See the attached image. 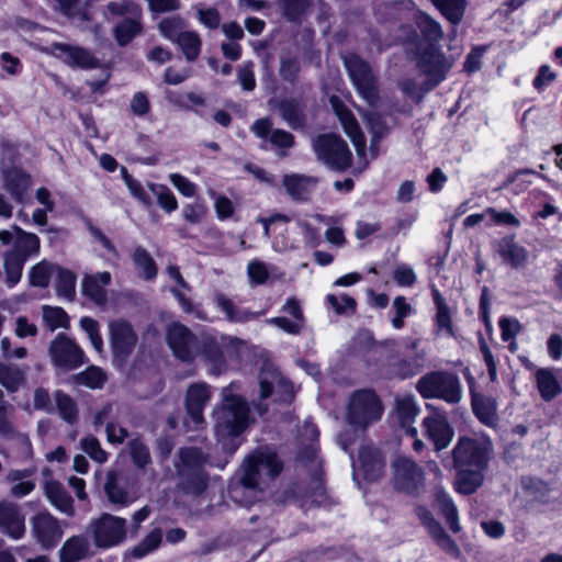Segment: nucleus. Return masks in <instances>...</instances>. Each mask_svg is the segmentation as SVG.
Returning <instances> with one entry per match:
<instances>
[{
  "label": "nucleus",
  "mask_w": 562,
  "mask_h": 562,
  "mask_svg": "<svg viewBox=\"0 0 562 562\" xmlns=\"http://www.w3.org/2000/svg\"><path fill=\"white\" fill-rule=\"evenodd\" d=\"M282 471L278 456L268 450H257L248 457L239 481L229 488V497L236 504L248 507L255 493L262 491Z\"/></svg>",
  "instance_id": "obj_1"
},
{
  "label": "nucleus",
  "mask_w": 562,
  "mask_h": 562,
  "mask_svg": "<svg viewBox=\"0 0 562 562\" xmlns=\"http://www.w3.org/2000/svg\"><path fill=\"white\" fill-rule=\"evenodd\" d=\"M234 384L222 390L223 401L214 412V431L223 450L234 453L240 445V435L249 426V406L233 392Z\"/></svg>",
  "instance_id": "obj_2"
},
{
  "label": "nucleus",
  "mask_w": 562,
  "mask_h": 562,
  "mask_svg": "<svg viewBox=\"0 0 562 562\" xmlns=\"http://www.w3.org/2000/svg\"><path fill=\"white\" fill-rule=\"evenodd\" d=\"M302 436L308 441V445L299 451L297 462L311 473V483L308 487H300L297 492L302 502L301 506L303 508L324 506L328 503V496L322 477V462L317 459L316 453L315 445L318 439V430L313 424L305 423Z\"/></svg>",
  "instance_id": "obj_3"
},
{
  "label": "nucleus",
  "mask_w": 562,
  "mask_h": 562,
  "mask_svg": "<svg viewBox=\"0 0 562 562\" xmlns=\"http://www.w3.org/2000/svg\"><path fill=\"white\" fill-rule=\"evenodd\" d=\"M175 468L179 481L177 487L184 494L200 496L207 487V475L203 471L206 459L198 448H181Z\"/></svg>",
  "instance_id": "obj_4"
},
{
  "label": "nucleus",
  "mask_w": 562,
  "mask_h": 562,
  "mask_svg": "<svg viewBox=\"0 0 562 562\" xmlns=\"http://www.w3.org/2000/svg\"><path fill=\"white\" fill-rule=\"evenodd\" d=\"M490 448L491 440L487 435L473 432L471 436H460L451 451L453 469H487Z\"/></svg>",
  "instance_id": "obj_5"
},
{
  "label": "nucleus",
  "mask_w": 562,
  "mask_h": 562,
  "mask_svg": "<svg viewBox=\"0 0 562 562\" xmlns=\"http://www.w3.org/2000/svg\"><path fill=\"white\" fill-rule=\"evenodd\" d=\"M348 76L361 98L374 106L379 100L378 77L371 66L356 54L344 57Z\"/></svg>",
  "instance_id": "obj_6"
},
{
  "label": "nucleus",
  "mask_w": 562,
  "mask_h": 562,
  "mask_svg": "<svg viewBox=\"0 0 562 562\" xmlns=\"http://www.w3.org/2000/svg\"><path fill=\"white\" fill-rule=\"evenodd\" d=\"M87 532L97 548L109 549L125 541L127 524L122 517L104 513L90 521Z\"/></svg>",
  "instance_id": "obj_7"
},
{
  "label": "nucleus",
  "mask_w": 562,
  "mask_h": 562,
  "mask_svg": "<svg viewBox=\"0 0 562 562\" xmlns=\"http://www.w3.org/2000/svg\"><path fill=\"white\" fill-rule=\"evenodd\" d=\"M312 146L317 159L329 169L344 171L351 166L352 154L347 143L338 135H318L313 139Z\"/></svg>",
  "instance_id": "obj_8"
},
{
  "label": "nucleus",
  "mask_w": 562,
  "mask_h": 562,
  "mask_svg": "<svg viewBox=\"0 0 562 562\" xmlns=\"http://www.w3.org/2000/svg\"><path fill=\"white\" fill-rule=\"evenodd\" d=\"M383 406L374 392L370 390L356 391L348 405L347 419L352 426L364 429L371 423L381 418Z\"/></svg>",
  "instance_id": "obj_9"
},
{
  "label": "nucleus",
  "mask_w": 562,
  "mask_h": 562,
  "mask_svg": "<svg viewBox=\"0 0 562 562\" xmlns=\"http://www.w3.org/2000/svg\"><path fill=\"white\" fill-rule=\"evenodd\" d=\"M417 391L425 398H442L448 403H458L461 397L459 380L447 372H431L417 382Z\"/></svg>",
  "instance_id": "obj_10"
},
{
  "label": "nucleus",
  "mask_w": 562,
  "mask_h": 562,
  "mask_svg": "<svg viewBox=\"0 0 562 562\" xmlns=\"http://www.w3.org/2000/svg\"><path fill=\"white\" fill-rule=\"evenodd\" d=\"M392 468L395 488L409 495H417L425 482L423 468L407 457H398Z\"/></svg>",
  "instance_id": "obj_11"
},
{
  "label": "nucleus",
  "mask_w": 562,
  "mask_h": 562,
  "mask_svg": "<svg viewBox=\"0 0 562 562\" xmlns=\"http://www.w3.org/2000/svg\"><path fill=\"white\" fill-rule=\"evenodd\" d=\"M452 65L453 59L447 58L435 47L425 49L418 59V66L427 77V80L424 83L425 91L434 89L439 82H441Z\"/></svg>",
  "instance_id": "obj_12"
},
{
  "label": "nucleus",
  "mask_w": 562,
  "mask_h": 562,
  "mask_svg": "<svg viewBox=\"0 0 562 562\" xmlns=\"http://www.w3.org/2000/svg\"><path fill=\"white\" fill-rule=\"evenodd\" d=\"M166 339L173 355L182 361H192L199 353L196 337L180 323H172L167 327Z\"/></svg>",
  "instance_id": "obj_13"
},
{
  "label": "nucleus",
  "mask_w": 562,
  "mask_h": 562,
  "mask_svg": "<svg viewBox=\"0 0 562 562\" xmlns=\"http://www.w3.org/2000/svg\"><path fill=\"white\" fill-rule=\"evenodd\" d=\"M49 356L54 366L74 370L85 362L82 349L69 337L59 334L49 345Z\"/></svg>",
  "instance_id": "obj_14"
},
{
  "label": "nucleus",
  "mask_w": 562,
  "mask_h": 562,
  "mask_svg": "<svg viewBox=\"0 0 562 562\" xmlns=\"http://www.w3.org/2000/svg\"><path fill=\"white\" fill-rule=\"evenodd\" d=\"M32 533L44 549L54 548L63 538L59 520L48 512H41L31 519Z\"/></svg>",
  "instance_id": "obj_15"
},
{
  "label": "nucleus",
  "mask_w": 562,
  "mask_h": 562,
  "mask_svg": "<svg viewBox=\"0 0 562 562\" xmlns=\"http://www.w3.org/2000/svg\"><path fill=\"white\" fill-rule=\"evenodd\" d=\"M109 330L114 356L126 359L137 342V335L132 325L124 319H114L109 323Z\"/></svg>",
  "instance_id": "obj_16"
},
{
  "label": "nucleus",
  "mask_w": 562,
  "mask_h": 562,
  "mask_svg": "<svg viewBox=\"0 0 562 562\" xmlns=\"http://www.w3.org/2000/svg\"><path fill=\"white\" fill-rule=\"evenodd\" d=\"M385 469V461L381 452L370 446H364L360 449L358 456V465L353 463V479L362 474L368 481L379 480Z\"/></svg>",
  "instance_id": "obj_17"
},
{
  "label": "nucleus",
  "mask_w": 562,
  "mask_h": 562,
  "mask_svg": "<svg viewBox=\"0 0 562 562\" xmlns=\"http://www.w3.org/2000/svg\"><path fill=\"white\" fill-rule=\"evenodd\" d=\"M423 427L438 451L447 448L454 435L446 415L438 411L424 418Z\"/></svg>",
  "instance_id": "obj_18"
},
{
  "label": "nucleus",
  "mask_w": 562,
  "mask_h": 562,
  "mask_svg": "<svg viewBox=\"0 0 562 562\" xmlns=\"http://www.w3.org/2000/svg\"><path fill=\"white\" fill-rule=\"evenodd\" d=\"M259 385L261 398L269 397L274 387H278L282 392V401H291L294 396L291 383L284 380L271 363L263 364L259 374Z\"/></svg>",
  "instance_id": "obj_19"
},
{
  "label": "nucleus",
  "mask_w": 562,
  "mask_h": 562,
  "mask_svg": "<svg viewBox=\"0 0 562 562\" xmlns=\"http://www.w3.org/2000/svg\"><path fill=\"white\" fill-rule=\"evenodd\" d=\"M331 104L335 110L336 115L338 116L345 133L350 137L357 155L359 157L364 156L366 154V140L364 136L361 133L359 124L351 113V111L346 108L336 97L331 98Z\"/></svg>",
  "instance_id": "obj_20"
},
{
  "label": "nucleus",
  "mask_w": 562,
  "mask_h": 562,
  "mask_svg": "<svg viewBox=\"0 0 562 562\" xmlns=\"http://www.w3.org/2000/svg\"><path fill=\"white\" fill-rule=\"evenodd\" d=\"M211 398V392L205 383L191 384L187 390L186 408L195 428L204 423L203 409Z\"/></svg>",
  "instance_id": "obj_21"
},
{
  "label": "nucleus",
  "mask_w": 562,
  "mask_h": 562,
  "mask_svg": "<svg viewBox=\"0 0 562 562\" xmlns=\"http://www.w3.org/2000/svg\"><path fill=\"white\" fill-rule=\"evenodd\" d=\"M0 531L13 539H20L25 532L24 515L19 505L11 502L0 503Z\"/></svg>",
  "instance_id": "obj_22"
},
{
  "label": "nucleus",
  "mask_w": 562,
  "mask_h": 562,
  "mask_svg": "<svg viewBox=\"0 0 562 562\" xmlns=\"http://www.w3.org/2000/svg\"><path fill=\"white\" fill-rule=\"evenodd\" d=\"M112 276L108 271L94 274H86L81 282L82 294L88 296L98 305H103L108 301L104 286L111 283Z\"/></svg>",
  "instance_id": "obj_23"
},
{
  "label": "nucleus",
  "mask_w": 562,
  "mask_h": 562,
  "mask_svg": "<svg viewBox=\"0 0 562 562\" xmlns=\"http://www.w3.org/2000/svg\"><path fill=\"white\" fill-rule=\"evenodd\" d=\"M12 229L15 238L12 248L8 250L9 252L26 260L38 254L41 244L40 238L35 234L27 233L18 225H13Z\"/></svg>",
  "instance_id": "obj_24"
},
{
  "label": "nucleus",
  "mask_w": 562,
  "mask_h": 562,
  "mask_svg": "<svg viewBox=\"0 0 562 562\" xmlns=\"http://www.w3.org/2000/svg\"><path fill=\"white\" fill-rule=\"evenodd\" d=\"M54 49L60 56H64L65 61L69 65L87 69L99 66V60L90 52L81 47L58 43L54 45Z\"/></svg>",
  "instance_id": "obj_25"
},
{
  "label": "nucleus",
  "mask_w": 562,
  "mask_h": 562,
  "mask_svg": "<svg viewBox=\"0 0 562 562\" xmlns=\"http://www.w3.org/2000/svg\"><path fill=\"white\" fill-rule=\"evenodd\" d=\"M44 490L46 497L54 507L67 516H74V501L63 484L55 480H49L46 481Z\"/></svg>",
  "instance_id": "obj_26"
},
{
  "label": "nucleus",
  "mask_w": 562,
  "mask_h": 562,
  "mask_svg": "<svg viewBox=\"0 0 562 562\" xmlns=\"http://www.w3.org/2000/svg\"><path fill=\"white\" fill-rule=\"evenodd\" d=\"M283 187L286 193L296 201L306 200L311 190L316 186L317 179L304 175L292 173L283 177Z\"/></svg>",
  "instance_id": "obj_27"
},
{
  "label": "nucleus",
  "mask_w": 562,
  "mask_h": 562,
  "mask_svg": "<svg viewBox=\"0 0 562 562\" xmlns=\"http://www.w3.org/2000/svg\"><path fill=\"white\" fill-rule=\"evenodd\" d=\"M498 254L510 267L518 269L526 265L528 251L515 241L514 236L504 237L498 244Z\"/></svg>",
  "instance_id": "obj_28"
},
{
  "label": "nucleus",
  "mask_w": 562,
  "mask_h": 562,
  "mask_svg": "<svg viewBox=\"0 0 562 562\" xmlns=\"http://www.w3.org/2000/svg\"><path fill=\"white\" fill-rule=\"evenodd\" d=\"M277 110L292 130H300L305 126V105L300 100H282L278 103Z\"/></svg>",
  "instance_id": "obj_29"
},
{
  "label": "nucleus",
  "mask_w": 562,
  "mask_h": 562,
  "mask_svg": "<svg viewBox=\"0 0 562 562\" xmlns=\"http://www.w3.org/2000/svg\"><path fill=\"white\" fill-rule=\"evenodd\" d=\"M395 412L398 422L406 432L412 437L417 435V429L412 426L419 412L413 396L397 397L395 400Z\"/></svg>",
  "instance_id": "obj_30"
},
{
  "label": "nucleus",
  "mask_w": 562,
  "mask_h": 562,
  "mask_svg": "<svg viewBox=\"0 0 562 562\" xmlns=\"http://www.w3.org/2000/svg\"><path fill=\"white\" fill-rule=\"evenodd\" d=\"M216 306L226 315L229 322L246 323L261 316V312H251L239 308L231 299L223 293H216L214 296Z\"/></svg>",
  "instance_id": "obj_31"
},
{
  "label": "nucleus",
  "mask_w": 562,
  "mask_h": 562,
  "mask_svg": "<svg viewBox=\"0 0 562 562\" xmlns=\"http://www.w3.org/2000/svg\"><path fill=\"white\" fill-rule=\"evenodd\" d=\"M457 476L454 480L456 490L464 495L474 493L482 484L486 469L462 468L454 469Z\"/></svg>",
  "instance_id": "obj_32"
},
{
  "label": "nucleus",
  "mask_w": 562,
  "mask_h": 562,
  "mask_svg": "<svg viewBox=\"0 0 562 562\" xmlns=\"http://www.w3.org/2000/svg\"><path fill=\"white\" fill-rule=\"evenodd\" d=\"M89 541L85 536H72L67 539L59 550L60 562H78L89 552Z\"/></svg>",
  "instance_id": "obj_33"
},
{
  "label": "nucleus",
  "mask_w": 562,
  "mask_h": 562,
  "mask_svg": "<svg viewBox=\"0 0 562 562\" xmlns=\"http://www.w3.org/2000/svg\"><path fill=\"white\" fill-rule=\"evenodd\" d=\"M25 379V369L13 363H0V384L8 392H15Z\"/></svg>",
  "instance_id": "obj_34"
},
{
  "label": "nucleus",
  "mask_w": 562,
  "mask_h": 562,
  "mask_svg": "<svg viewBox=\"0 0 562 562\" xmlns=\"http://www.w3.org/2000/svg\"><path fill=\"white\" fill-rule=\"evenodd\" d=\"M536 380L539 393L544 401H551L561 393V386L550 370H538Z\"/></svg>",
  "instance_id": "obj_35"
},
{
  "label": "nucleus",
  "mask_w": 562,
  "mask_h": 562,
  "mask_svg": "<svg viewBox=\"0 0 562 562\" xmlns=\"http://www.w3.org/2000/svg\"><path fill=\"white\" fill-rule=\"evenodd\" d=\"M56 402L55 411L57 409L59 416L68 424L74 425L78 422V407L75 400L58 390L54 393Z\"/></svg>",
  "instance_id": "obj_36"
},
{
  "label": "nucleus",
  "mask_w": 562,
  "mask_h": 562,
  "mask_svg": "<svg viewBox=\"0 0 562 562\" xmlns=\"http://www.w3.org/2000/svg\"><path fill=\"white\" fill-rule=\"evenodd\" d=\"M435 501L453 532L460 531L457 508L449 495L440 487L435 491Z\"/></svg>",
  "instance_id": "obj_37"
},
{
  "label": "nucleus",
  "mask_w": 562,
  "mask_h": 562,
  "mask_svg": "<svg viewBox=\"0 0 562 562\" xmlns=\"http://www.w3.org/2000/svg\"><path fill=\"white\" fill-rule=\"evenodd\" d=\"M25 262L26 259L9 251L3 254V270L5 274V283L9 288H12L20 282Z\"/></svg>",
  "instance_id": "obj_38"
},
{
  "label": "nucleus",
  "mask_w": 562,
  "mask_h": 562,
  "mask_svg": "<svg viewBox=\"0 0 562 562\" xmlns=\"http://www.w3.org/2000/svg\"><path fill=\"white\" fill-rule=\"evenodd\" d=\"M465 375L468 382L470 384L471 395H472V408L475 416L480 419L481 423L485 425L492 424V412L490 407V402L482 394L477 393L474 389L473 378L470 375L469 370L465 371Z\"/></svg>",
  "instance_id": "obj_39"
},
{
  "label": "nucleus",
  "mask_w": 562,
  "mask_h": 562,
  "mask_svg": "<svg viewBox=\"0 0 562 562\" xmlns=\"http://www.w3.org/2000/svg\"><path fill=\"white\" fill-rule=\"evenodd\" d=\"M441 14L453 25H458L464 15L465 0H431Z\"/></svg>",
  "instance_id": "obj_40"
},
{
  "label": "nucleus",
  "mask_w": 562,
  "mask_h": 562,
  "mask_svg": "<svg viewBox=\"0 0 562 562\" xmlns=\"http://www.w3.org/2000/svg\"><path fill=\"white\" fill-rule=\"evenodd\" d=\"M142 32L140 16L125 18L115 26L114 35L117 44L124 46L128 44L137 34Z\"/></svg>",
  "instance_id": "obj_41"
},
{
  "label": "nucleus",
  "mask_w": 562,
  "mask_h": 562,
  "mask_svg": "<svg viewBox=\"0 0 562 562\" xmlns=\"http://www.w3.org/2000/svg\"><path fill=\"white\" fill-rule=\"evenodd\" d=\"M104 492L110 503L114 505L125 506L130 503L127 491L117 482V474L113 471L108 472Z\"/></svg>",
  "instance_id": "obj_42"
},
{
  "label": "nucleus",
  "mask_w": 562,
  "mask_h": 562,
  "mask_svg": "<svg viewBox=\"0 0 562 562\" xmlns=\"http://www.w3.org/2000/svg\"><path fill=\"white\" fill-rule=\"evenodd\" d=\"M188 61H194L201 52L202 41L198 33L184 31L175 42Z\"/></svg>",
  "instance_id": "obj_43"
},
{
  "label": "nucleus",
  "mask_w": 562,
  "mask_h": 562,
  "mask_svg": "<svg viewBox=\"0 0 562 562\" xmlns=\"http://www.w3.org/2000/svg\"><path fill=\"white\" fill-rule=\"evenodd\" d=\"M56 265L42 260L34 265L29 271V280L32 286L46 288L49 284L50 278L57 270Z\"/></svg>",
  "instance_id": "obj_44"
},
{
  "label": "nucleus",
  "mask_w": 562,
  "mask_h": 562,
  "mask_svg": "<svg viewBox=\"0 0 562 562\" xmlns=\"http://www.w3.org/2000/svg\"><path fill=\"white\" fill-rule=\"evenodd\" d=\"M364 117L367 127L372 134L370 149L372 153V158H374L378 155V143L386 134L387 126L382 116L375 112H367L364 113Z\"/></svg>",
  "instance_id": "obj_45"
},
{
  "label": "nucleus",
  "mask_w": 562,
  "mask_h": 562,
  "mask_svg": "<svg viewBox=\"0 0 562 562\" xmlns=\"http://www.w3.org/2000/svg\"><path fill=\"white\" fill-rule=\"evenodd\" d=\"M134 265L140 270V276L146 280H153L157 276V266L150 254L143 247L135 248L132 256Z\"/></svg>",
  "instance_id": "obj_46"
},
{
  "label": "nucleus",
  "mask_w": 562,
  "mask_h": 562,
  "mask_svg": "<svg viewBox=\"0 0 562 562\" xmlns=\"http://www.w3.org/2000/svg\"><path fill=\"white\" fill-rule=\"evenodd\" d=\"M57 279L55 282L56 292L59 296L72 301L76 295V276L70 270L57 267Z\"/></svg>",
  "instance_id": "obj_47"
},
{
  "label": "nucleus",
  "mask_w": 562,
  "mask_h": 562,
  "mask_svg": "<svg viewBox=\"0 0 562 562\" xmlns=\"http://www.w3.org/2000/svg\"><path fill=\"white\" fill-rule=\"evenodd\" d=\"M416 24L428 42H438L443 37L440 24L426 13H419L416 16Z\"/></svg>",
  "instance_id": "obj_48"
},
{
  "label": "nucleus",
  "mask_w": 562,
  "mask_h": 562,
  "mask_svg": "<svg viewBox=\"0 0 562 562\" xmlns=\"http://www.w3.org/2000/svg\"><path fill=\"white\" fill-rule=\"evenodd\" d=\"M75 383L89 389H100L106 381V375L99 367L91 366L74 376Z\"/></svg>",
  "instance_id": "obj_49"
},
{
  "label": "nucleus",
  "mask_w": 562,
  "mask_h": 562,
  "mask_svg": "<svg viewBox=\"0 0 562 562\" xmlns=\"http://www.w3.org/2000/svg\"><path fill=\"white\" fill-rule=\"evenodd\" d=\"M162 531L159 528L153 529L137 546L131 550V555L140 559L155 551L161 543Z\"/></svg>",
  "instance_id": "obj_50"
},
{
  "label": "nucleus",
  "mask_w": 562,
  "mask_h": 562,
  "mask_svg": "<svg viewBox=\"0 0 562 562\" xmlns=\"http://www.w3.org/2000/svg\"><path fill=\"white\" fill-rule=\"evenodd\" d=\"M43 321L49 330L57 328H68L69 317L61 307H53L45 305L42 308Z\"/></svg>",
  "instance_id": "obj_51"
},
{
  "label": "nucleus",
  "mask_w": 562,
  "mask_h": 562,
  "mask_svg": "<svg viewBox=\"0 0 562 562\" xmlns=\"http://www.w3.org/2000/svg\"><path fill=\"white\" fill-rule=\"evenodd\" d=\"M435 303L437 307L436 324L437 330H446L448 335L453 336L452 322L449 313V308L445 302V299L438 291L434 293Z\"/></svg>",
  "instance_id": "obj_52"
},
{
  "label": "nucleus",
  "mask_w": 562,
  "mask_h": 562,
  "mask_svg": "<svg viewBox=\"0 0 562 562\" xmlns=\"http://www.w3.org/2000/svg\"><path fill=\"white\" fill-rule=\"evenodd\" d=\"M277 4L282 10L289 21H297L310 8V0H277Z\"/></svg>",
  "instance_id": "obj_53"
},
{
  "label": "nucleus",
  "mask_w": 562,
  "mask_h": 562,
  "mask_svg": "<svg viewBox=\"0 0 562 562\" xmlns=\"http://www.w3.org/2000/svg\"><path fill=\"white\" fill-rule=\"evenodd\" d=\"M127 446L135 467L144 469L151 462L149 449L139 438L132 439Z\"/></svg>",
  "instance_id": "obj_54"
},
{
  "label": "nucleus",
  "mask_w": 562,
  "mask_h": 562,
  "mask_svg": "<svg viewBox=\"0 0 562 562\" xmlns=\"http://www.w3.org/2000/svg\"><path fill=\"white\" fill-rule=\"evenodd\" d=\"M80 448L98 463H104L108 460V453L102 449L98 438L92 435H88L80 440Z\"/></svg>",
  "instance_id": "obj_55"
},
{
  "label": "nucleus",
  "mask_w": 562,
  "mask_h": 562,
  "mask_svg": "<svg viewBox=\"0 0 562 562\" xmlns=\"http://www.w3.org/2000/svg\"><path fill=\"white\" fill-rule=\"evenodd\" d=\"M158 27L166 38L175 43L184 32V22L180 16H169L161 20Z\"/></svg>",
  "instance_id": "obj_56"
},
{
  "label": "nucleus",
  "mask_w": 562,
  "mask_h": 562,
  "mask_svg": "<svg viewBox=\"0 0 562 562\" xmlns=\"http://www.w3.org/2000/svg\"><path fill=\"white\" fill-rule=\"evenodd\" d=\"M150 190L157 196V203L166 212H172L177 210L178 202L172 192L165 186L151 184Z\"/></svg>",
  "instance_id": "obj_57"
},
{
  "label": "nucleus",
  "mask_w": 562,
  "mask_h": 562,
  "mask_svg": "<svg viewBox=\"0 0 562 562\" xmlns=\"http://www.w3.org/2000/svg\"><path fill=\"white\" fill-rule=\"evenodd\" d=\"M499 327L502 330V339L504 341H510L509 349L510 351H515L517 349V344L514 338L520 330L519 322L516 318L504 317L499 319Z\"/></svg>",
  "instance_id": "obj_58"
},
{
  "label": "nucleus",
  "mask_w": 562,
  "mask_h": 562,
  "mask_svg": "<svg viewBox=\"0 0 562 562\" xmlns=\"http://www.w3.org/2000/svg\"><path fill=\"white\" fill-rule=\"evenodd\" d=\"M326 300L338 315L353 314L356 311V300L349 295L338 297L335 294H328Z\"/></svg>",
  "instance_id": "obj_59"
},
{
  "label": "nucleus",
  "mask_w": 562,
  "mask_h": 562,
  "mask_svg": "<svg viewBox=\"0 0 562 562\" xmlns=\"http://www.w3.org/2000/svg\"><path fill=\"white\" fill-rule=\"evenodd\" d=\"M108 12L112 15L140 16V8L132 1H113L106 5Z\"/></svg>",
  "instance_id": "obj_60"
},
{
  "label": "nucleus",
  "mask_w": 562,
  "mask_h": 562,
  "mask_svg": "<svg viewBox=\"0 0 562 562\" xmlns=\"http://www.w3.org/2000/svg\"><path fill=\"white\" fill-rule=\"evenodd\" d=\"M393 308L395 316L392 319V325L394 328L401 329L404 326V318L412 314V305L406 302L404 296H396L393 301Z\"/></svg>",
  "instance_id": "obj_61"
},
{
  "label": "nucleus",
  "mask_w": 562,
  "mask_h": 562,
  "mask_svg": "<svg viewBox=\"0 0 562 562\" xmlns=\"http://www.w3.org/2000/svg\"><path fill=\"white\" fill-rule=\"evenodd\" d=\"M300 64L295 57H281L279 74L281 78L293 83L299 75Z\"/></svg>",
  "instance_id": "obj_62"
},
{
  "label": "nucleus",
  "mask_w": 562,
  "mask_h": 562,
  "mask_svg": "<svg viewBox=\"0 0 562 562\" xmlns=\"http://www.w3.org/2000/svg\"><path fill=\"white\" fill-rule=\"evenodd\" d=\"M33 406L34 409L43 411L47 414H53L55 412V406L52 402L50 395L48 391L44 387L35 389Z\"/></svg>",
  "instance_id": "obj_63"
},
{
  "label": "nucleus",
  "mask_w": 562,
  "mask_h": 562,
  "mask_svg": "<svg viewBox=\"0 0 562 562\" xmlns=\"http://www.w3.org/2000/svg\"><path fill=\"white\" fill-rule=\"evenodd\" d=\"M247 273L252 284H262L269 277L268 269L261 261L249 262Z\"/></svg>",
  "instance_id": "obj_64"
}]
</instances>
